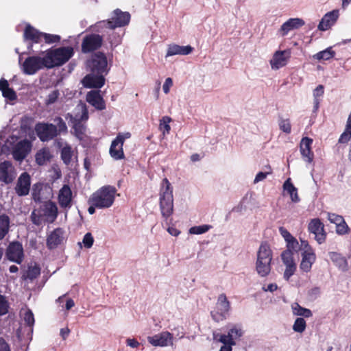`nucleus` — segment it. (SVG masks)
Listing matches in <instances>:
<instances>
[{
  "label": "nucleus",
  "instance_id": "obj_8",
  "mask_svg": "<svg viewBox=\"0 0 351 351\" xmlns=\"http://www.w3.org/2000/svg\"><path fill=\"white\" fill-rule=\"evenodd\" d=\"M130 20V14L128 12H122L119 9L114 11L113 15L108 21L99 22L100 25H104L108 28L114 29L117 27H123L128 25Z\"/></svg>",
  "mask_w": 351,
  "mask_h": 351
},
{
  "label": "nucleus",
  "instance_id": "obj_51",
  "mask_svg": "<svg viewBox=\"0 0 351 351\" xmlns=\"http://www.w3.org/2000/svg\"><path fill=\"white\" fill-rule=\"evenodd\" d=\"M286 265V269H285V273H284V278L288 280L289 279V278L293 275L295 269H296V265L295 263H293V264H289V265Z\"/></svg>",
  "mask_w": 351,
  "mask_h": 351
},
{
  "label": "nucleus",
  "instance_id": "obj_50",
  "mask_svg": "<svg viewBox=\"0 0 351 351\" xmlns=\"http://www.w3.org/2000/svg\"><path fill=\"white\" fill-rule=\"evenodd\" d=\"M43 40H44L46 43H55L60 40V36L56 34L43 33Z\"/></svg>",
  "mask_w": 351,
  "mask_h": 351
},
{
  "label": "nucleus",
  "instance_id": "obj_57",
  "mask_svg": "<svg viewBox=\"0 0 351 351\" xmlns=\"http://www.w3.org/2000/svg\"><path fill=\"white\" fill-rule=\"evenodd\" d=\"M8 302L3 295H0V315H5L8 312Z\"/></svg>",
  "mask_w": 351,
  "mask_h": 351
},
{
  "label": "nucleus",
  "instance_id": "obj_25",
  "mask_svg": "<svg viewBox=\"0 0 351 351\" xmlns=\"http://www.w3.org/2000/svg\"><path fill=\"white\" fill-rule=\"evenodd\" d=\"M43 33L38 31L30 25H27L24 31V39L32 43H38L43 40Z\"/></svg>",
  "mask_w": 351,
  "mask_h": 351
},
{
  "label": "nucleus",
  "instance_id": "obj_15",
  "mask_svg": "<svg viewBox=\"0 0 351 351\" xmlns=\"http://www.w3.org/2000/svg\"><path fill=\"white\" fill-rule=\"evenodd\" d=\"M308 231L315 235V239L319 244L326 241V233L324 230V225L319 219H312L308 226Z\"/></svg>",
  "mask_w": 351,
  "mask_h": 351
},
{
  "label": "nucleus",
  "instance_id": "obj_42",
  "mask_svg": "<svg viewBox=\"0 0 351 351\" xmlns=\"http://www.w3.org/2000/svg\"><path fill=\"white\" fill-rule=\"evenodd\" d=\"M306 326V324L305 320L302 317H298L295 319L293 326V330L297 332H302L305 330Z\"/></svg>",
  "mask_w": 351,
  "mask_h": 351
},
{
  "label": "nucleus",
  "instance_id": "obj_17",
  "mask_svg": "<svg viewBox=\"0 0 351 351\" xmlns=\"http://www.w3.org/2000/svg\"><path fill=\"white\" fill-rule=\"evenodd\" d=\"M16 177L14 167L10 161L0 162V181L5 184L11 183Z\"/></svg>",
  "mask_w": 351,
  "mask_h": 351
},
{
  "label": "nucleus",
  "instance_id": "obj_7",
  "mask_svg": "<svg viewBox=\"0 0 351 351\" xmlns=\"http://www.w3.org/2000/svg\"><path fill=\"white\" fill-rule=\"evenodd\" d=\"M302 261L300 269L304 272H309L313 264L316 261V254L314 250L307 241H302Z\"/></svg>",
  "mask_w": 351,
  "mask_h": 351
},
{
  "label": "nucleus",
  "instance_id": "obj_44",
  "mask_svg": "<svg viewBox=\"0 0 351 351\" xmlns=\"http://www.w3.org/2000/svg\"><path fill=\"white\" fill-rule=\"evenodd\" d=\"M211 228L209 225H202L193 226L189 229V233L191 234H201L208 232Z\"/></svg>",
  "mask_w": 351,
  "mask_h": 351
},
{
  "label": "nucleus",
  "instance_id": "obj_22",
  "mask_svg": "<svg viewBox=\"0 0 351 351\" xmlns=\"http://www.w3.org/2000/svg\"><path fill=\"white\" fill-rule=\"evenodd\" d=\"M72 191L69 185L64 184L59 191L58 202L64 208H70L72 206Z\"/></svg>",
  "mask_w": 351,
  "mask_h": 351
},
{
  "label": "nucleus",
  "instance_id": "obj_37",
  "mask_svg": "<svg viewBox=\"0 0 351 351\" xmlns=\"http://www.w3.org/2000/svg\"><path fill=\"white\" fill-rule=\"evenodd\" d=\"M302 241L304 240L300 239V243H299V242L294 237H293L292 239H290L287 242V250L291 252H298V251H302Z\"/></svg>",
  "mask_w": 351,
  "mask_h": 351
},
{
  "label": "nucleus",
  "instance_id": "obj_4",
  "mask_svg": "<svg viewBox=\"0 0 351 351\" xmlns=\"http://www.w3.org/2000/svg\"><path fill=\"white\" fill-rule=\"evenodd\" d=\"M160 208L163 217L168 218L173 210V188L167 178L162 181L160 191Z\"/></svg>",
  "mask_w": 351,
  "mask_h": 351
},
{
  "label": "nucleus",
  "instance_id": "obj_56",
  "mask_svg": "<svg viewBox=\"0 0 351 351\" xmlns=\"http://www.w3.org/2000/svg\"><path fill=\"white\" fill-rule=\"evenodd\" d=\"M84 247L86 248H90L93 244L94 239L92 234L90 232L86 233L83 238L82 241Z\"/></svg>",
  "mask_w": 351,
  "mask_h": 351
},
{
  "label": "nucleus",
  "instance_id": "obj_43",
  "mask_svg": "<svg viewBox=\"0 0 351 351\" xmlns=\"http://www.w3.org/2000/svg\"><path fill=\"white\" fill-rule=\"evenodd\" d=\"M213 337L215 339H217L221 343H223V344H230V345H234L235 342L234 341H232V339H230V337L229 336V333L228 332V335H220L217 334L215 332L213 333Z\"/></svg>",
  "mask_w": 351,
  "mask_h": 351
},
{
  "label": "nucleus",
  "instance_id": "obj_28",
  "mask_svg": "<svg viewBox=\"0 0 351 351\" xmlns=\"http://www.w3.org/2000/svg\"><path fill=\"white\" fill-rule=\"evenodd\" d=\"M0 91L7 100L12 101L17 98L16 93L12 88H10L8 80L4 78L0 80Z\"/></svg>",
  "mask_w": 351,
  "mask_h": 351
},
{
  "label": "nucleus",
  "instance_id": "obj_33",
  "mask_svg": "<svg viewBox=\"0 0 351 351\" xmlns=\"http://www.w3.org/2000/svg\"><path fill=\"white\" fill-rule=\"evenodd\" d=\"M283 189L290 195L291 201L298 202L300 197L298 194V189L292 184L291 178H288L283 184Z\"/></svg>",
  "mask_w": 351,
  "mask_h": 351
},
{
  "label": "nucleus",
  "instance_id": "obj_11",
  "mask_svg": "<svg viewBox=\"0 0 351 351\" xmlns=\"http://www.w3.org/2000/svg\"><path fill=\"white\" fill-rule=\"evenodd\" d=\"M35 131L41 141H49L58 136V130L52 123H38L35 126Z\"/></svg>",
  "mask_w": 351,
  "mask_h": 351
},
{
  "label": "nucleus",
  "instance_id": "obj_26",
  "mask_svg": "<svg viewBox=\"0 0 351 351\" xmlns=\"http://www.w3.org/2000/svg\"><path fill=\"white\" fill-rule=\"evenodd\" d=\"M63 230L61 228H56L53 230L47 239V244L49 248L53 249L60 245L63 241Z\"/></svg>",
  "mask_w": 351,
  "mask_h": 351
},
{
  "label": "nucleus",
  "instance_id": "obj_30",
  "mask_svg": "<svg viewBox=\"0 0 351 351\" xmlns=\"http://www.w3.org/2000/svg\"><path fill=\"white\" fill-rule=\"evenodd\" d=\"M10 218L6 214L0 215V241L3 240L9 233L10 229Z\"/></svg>",
  "mask_w": 351,
  "mask_h": 351
},
{
  "label": "nucleus",
  "instance_id": "obj_52",
  "mask_svg": "<svg viewBox=\"0 0 351 351\" xmlns=\"http://www.w3.org/2000/svg\"><path fill=\"white\" fill-rule=\"evenodd\" d=\"M23 319L25 322L29 326H32L34 324V317L30 310H26L23 314Z\"/></svg>",
  "mask_w": 351,
  "mask_h": 351
},
{
  "label": "nucleus",
  "instance_id": "obj_19",
  "mask_svg": "<svg viewBox=\"0 0 351 351\" xmlns=\"http://www.w3.org/2000/svg\"><path fill=\"white\" fill-rule=\"evenodd\" d=\"M30 176L24 172L19 178L16 185L15 186V191L19 196H25L29 193L30 189Z\"/></svg>",
  "mask_w": 351,
  "mask_h": 351
},
{
  "label": "nucleus",
  "instance_id": "obj_48",
  "mask_svg": "<svg viewBox=\"0 0 351 351\" xmlns=\"http://www.w3.org/2000/svg\"><path fill=\"white\" fill-rule=\"evenodd\" d=\"M54 122L56 123V128L58 130V134L61 132H66L67 131V127L65 122L60 117H56L54 119Z\"/></svg>",
  "mask_w": 351,
  "mask_h": 351
},
{
  "label": "nucleus",
  "instance_id": "obj_54",
  "mask_svg": "<svg viewBox=\"0 0 351 351\" xmlns=\"http://www.w3.org/2000/svg\"><path fill=\"white\" fill-rule=\"evenodd\" d=\"M60 95V93L58 90H54L50 93L46 99V104L50 105L55 103Z\"/></svg>",
  "mask_w": 351,
  "mask_h": 351
},
{
  "label": "nucleus",
  "instance_id": "obj_62",
  "mask_svg": "<svg viewBox=\"0 0 351 351\" xmlns=\"http://www.w3.org/2000/svg\"><path fill=\"white\" fill-rule=\"evenodd\" d=\"M320 294V289L319 287H314L311 289L309 292L308 295L312 299L317 298Z\"/></svg>",
  "mask_w": 351,
  "mask_h": 351
},
{
  "label": "nucleus",
  "instance_id": "obj_36",
  "mask_svg": "<svg viewBox=\"0 0 351 351\" xmlns=\"http://www.w3.org/2000/svg\"><path fill=\"white\" fill-rule=\"evenodd\" d=\"M291 309L295 315L303 316L304 317H310L312 316V313L310 309L302 307L296 302L291 304Z\"/></svg>",
  "mask_w": 351,
  "mask_h": 351
},
{
  "label": "nucleus",
  "instance_id": "obj_55",
  "mask_svg": "<svg viewBox=\"0 0 351 351\" xmlns=\"http://www.w3.org/2000/svg\"><path fill=\"white\" fill-rule=\"evenodd\" d=\"M279 127L284 132L289 134L291 132V124L289 119H282L279 123Z\"/></svg>",
  "mask_w": 351,
  "mask_h": 351
},
{
  "label": "nucleus",
  "instance_id": "obj_9",
  "mask_svg": "<svg viewBox=\"0 0 351 351\" xmlns=\"http://www.w3.org/2000/svg\"><path fill=\"white\" fill-rule=\"evenodd\" d=\"M230 309V302L225 294H220L217 299L216 310L211 312L213 319L219 322L226 319Z\"/></svg>",
  "mask_w": 351,
  "mask_h": 351
},
{
  "label": "nucleus",
  "instance_id": "obj_3",
  "mask_svg": "<svg viewBox=\"0 0 351 351\" xmlns=\"http://www.w3.org/2000/svg\"><path fill=\"white\" fill-rule=\"evenodd\" d=\"M116 193L114 186H102L92 195L89 203L99 209L110 208L114 202Z\"/></svg>",
  "mask_w": 351,
  "mask_h": 351
},
{
  "label": "nucleus",
  "instance_id": "obj_61",
  "mask_svg": "<svg viewBox=\"0 0 351 351\" xmlns=\"http://www.w3.org/2000/svg\"><path fill=\"white\" fill-rule=\"evenodd\" d=\"M279 232H280V234L282 236V237L285 239L286 242H287L290 239H292V238L293 237L289 233V232L283 227H280L279 228Z\"/></svg>",
  "mask_w": 351,
  "mask_h": 351
},
{
  "label": "nucleus",
  "instance_id": "obj_41",
  "mask_svg": "<svg viewBox=\"0 0 351 351\" xmlns=\"http://www.w3.org/2000/svg\"><path fill=\"white\" fill-rule=\"evenodd\" d=\"M171 121V119L169 117H163L160 121L159 129L162 131V134L165 135L169 133L171 127L169 123Z\"/></svg>",
  "mask_w": 351,
  "mask_h": 351
},
{
  "label": "nucleus",
  "instance_id": "obj_63",
  "mask_svg": "<svg viewBox=\"0 0 351 351\" xmlns=\"http://www.w3.org/2000/svg\"><path fill=\"white\" fill-rule=\"evenodd\" d=\"M126 343H127V346H128L132 348H138L140 345L139 342L137 341L134 339H128L126 340Z\"/></svg>",
  "mask_w": 351,
  "mask_h": 351
},
{
  "label": "nucleus",
  "instance_id": "obj_14",
  "mask_svg": "<svg viewBox=\"0 0 351 351\" xmlns=\"http://www.w3.org/2000/svg\"><path fill=\"white\" fill-rule=\"evenodd\" d=\"M291 51L278 50L273 54L271 59L269 60V64L271 69L278 70L279 69L285 66L291 58Z\"/></svg>",
  "mask_w": 351,
  "mask_h": 351
},
{
  "label": "nucleus",
  "instance_id": "obj_46",
  "mask_svg": "<svg viewBox=\"0 0 351 351\" xmlns=\"http://www.w3.org/2000/svg\"><path fill=\"white\" fill-rule=\"evenodd\" d=\"M351 139V126L346 125L344 132L340 136L339 143H346Z\"/></svg>",
  "mask_w": 351,
  "mask_h": 351
},
{
  "label": "nucleus",
  "instance_id": "obj_32",
  "mask_svg": "<svg viewBox=\"0 0 351 351\" xmlns=\"http://www.w3.org/2000/svg\"><path fill=\"white\" fill-rule=\"evenodd\" d=\"M256 271L261 277L267 276L271 271V262L256 259Z\"/></svg>",
  "mask_w": 351,
  "mask_h": 351
},
{
  "label": "nucleus",
  "instance_id": "obj_47",
  "mask_svg": "<svg viewBox=\"0 0 351 351\" xmlns=\"http://www.w3.org/2000/svg\"><path fill=\"white\" fill-rule=\"evenodd\" d=\"M282 262L285 265L295 263L293 252L285 250L281 254Z\"/></svg>",
  "mask_w": 351,
  "mask_h": 351
},
{
  "label": "nucleus",
  "instance_id": "obj_49",
  "mask_svg": "<svg viewBox=\"0 0 351 351\" xmlns=\"http://www.w3.org/2000/svg\"><path fill=\"white\" fill-rule=\"evenodd\" d=\"M327 218L330 223H335L336 226L339 225L344 220L342 216L331 213H327Z\"/></svg>",
  "mask_w": 351,
  "mask_h": 351
},
{
  "label": "nucleus",
  "instance_id": "obj_23",
  "mask_svg": "<svg viewBox=\"0 0 351 351\" xmlns=\"http://www.w3.org/2000/svg\"><path fill=\"white\" fill-rule=\"evenodd\" d=\"M313 140L308 137H304L300 142V149L303 160L308 162L311 163L313 160L314 154L311 151V145Z\"/></svg>",
  "mask_w": 351,
  "mask_h": 351
},
{
  "label": "nucleus",
  "instance_id": "obj_2",
  "mask_svg": "<svg viewBox=\"0 0 351 351\" xmlns=\"http://www.w3.org/2000/svg\"><path fill=\"white\" fill-rule=\"evenodd\" d=\"M73 54L74 50L71 47H61L46 51L45 55L47 68L62 66L69 61Z\"/></svg>",
  "mask_w": 351,
  "mask_h": 351
},
{
  "label": "nucleus",
  "instance_id": "obj_5",
  "mask_svg": "<svg viewBox=\"0 0 351 351\" xmlns=\"http://www.w3.org/2000/svg\"><path fill=\"white\" fill-rule=\"evenodd\" d=\"M88 119L87 107L84 104H78L75 108L73 115H70V120L72 123V128L74 130L75 135L80 139L83 138L86 127L85 123Z\"/></svg>",
  "mask_w": 351,
  "mask_h": 351
},
{
  "label": "nucleus",
  "instance_id": "obj_12",
  "mask_svg": "<svg viewBox=\"0 0 351 351\" xmlns=\"http://www.w3.org/2000/svg\"><path fill=\"white\" fill-rule=\"evenodd\" d=\"M148 342L155 347H167L173 346V337L168 331H163L158 334L147 337Z\"/></svg>",
  "mask_w": 351,
  "mask_h": 351
},
{
  "label": "nucleus",
  "instance_id": "obj_58",
  "mask_svg": "<svg viewBox=\"0 0 351 351\" xmlns=\"http://www.w3.org/2000/svg\"><path fill=\"white\" fill-rule=\"evenodd\" d=\"M324 88L322 85L317 86L313 90V97L314 99H319L324 93Z\"/></svg>",
  "mask_w": 351,
  "mask_h": 351
},
{
  "label": "nucleus",
  "instance_id": "obj_29",
  "mask_svg": "<svg viewBox=\"0 0 351 351\" xmlns=\"http://www.w3.org/2000/svg\"><path fill=\"white\" fill-rule=\"evenodd\" d=\"M51 154L48 147H44L37 152L35 155L36 162L38 165H45L50 161Z\"/></svg>",
  "mask_w": 351,
  "mask_h": 351
},
{
  "label": "nucleus",
  "instance_id": "obj_35",
  "mask_svg": "<svg viewBox=\"0 0 351 351\" xmlns=\"http://www.w3.org/2000/svg\"><path fill=\"white\" fill-rule=\"evenodd\" d=\"M44 215L50 222L53 221L57 217L58 208L56 205L52 202H49L45 206Z\"/></svg>",
  "mask_w": 351,
  "mask_h": 351
},
{
  "label": "nucleus",
  "instance_id": "obj_31",
  "mask_svg": "<svg viewBox=\"0 0 351 351\" xmlns=\"http://www.w3.org/2000/svg\"><path fill=\"white\" fill-rule=\"evenodd\" d=\"M257 259L271 262L272 252L267 243H262L257 252Z\"/></svg>",
  "mask_w": 351,
  "mask_h": 351
},
{
  "label": "nucleus",
  "instance_id": "obj_64",
  "mask_svg": "<svg viewBox=\"0 0 351 351\" xmlns=\"http://www.w3.org/2000/svg\"><path fill=\"white\" fill-rule=\"evenodd\" d=\"M0 351H10L9 345L3 338H0Z\"/></svg>",
  "mask_w": 351,
  "mask_h": 351
},
{
  "label": "nucleus",
  "instance_id": "obj_10",
  "mask_svg": "<svg viewBox=\"0 0 351 351\" xmlns=\"http://www.w3.org/2000/svg\"><path fill=\"white\" fill-rule=\"evenodd\" d=\"M130 132L119 133L116 138L112 141L110 147V154L114 160H120L124 158L123 145L124 141L130 138Z\"/></svg>",
  "mask_w": 351,
  "mask_h": 351
},
{
  "label": "nucleus",
  "instance_id": "obj_21",
  "mask_svg": "<svg viewBox=\"0 0 351 351\" xmlns=\"http://www.w3.org/2000/svg\"><path fill=\"white\" fill-rule=\"evenodd\" d=\"M304 21L300 18H292L285 22L278 30L281 36H286L289 32L297 29L304 25Z\"/></svg>",
  "mask_w": 351,
  "mask_h": 351
},
{
  "label": "nucleus",
  "instance_id": "obj_27",
  "mask_svg": "<svg viewBox=\"0 0 351 351\" xmlns=\"http://www.w3.org/2000/svg\"><path fill=\"white\" fill-rule=\"evenodd\" d=\"M193 47L190 45L180 46L176 44L169 45L167 48L166 57L175 55H188L193 51Z\"/></svg>",
  "mask_w": 351,
  "mask_h": 351
},
{
  "label": "nucleus",
  "instance_id": "obj_39",
  "mask_svg": "<svg viewBox=\"0 0 351 351\" xmlns=\"http://www.w3.org/2000/svg\"><path fill=\"white\" fill-rule=\"evenodd\" d=\"M73 155V152L71 146L67 144L62 148L61 150V158L65 164L70 163Z\"/></svg>",
  "mask_w": 351,
  "mask_h": 351
},
{
  "label": "nucleus",
  "instance_id": "obj_1",
  "mask_svg": "<svg viewBox=\"0 0 351 351\" xmlns=\"http://www.w3.org/2000/svg\"><path fill=\"white\" fill-rule=\"evenodd\" d=\"M86 66L91 72L86 75L82 83L87 88H101L105 83L104 73H107L108 62L104 53L98 52L92 55L86 62Z\"/></svg>",
  "mask_w": 351,
  "mask_h": 351
},
{
  "label": "nucleus",
  "instance_id": "obj_13",
  "mask_svg": "<svg viewBox=\"0 0 351 351\" xmlns=\"http://www.w3.org/2000/svg\"><path fill=\"white\" fill-rule=\"evenodd\" d=\"M32 142L23 139L17 142L12 147V154L14 160L22 161L28 155L32 149Z\"/></svg>",
  "mask_w": 351,
  "mask_h": 351
},
{
  "label": "nucleus",
  "instance_id": "obj_34",
  "mask_svg": "<svg viewBox=\"0 0 351 351\" xmlns=\"http://www.w3.org/2000/svg\"><path fill=\"white\" fill-rule=\"evenodd\" d=\"M330 260L342 271H346L348 267L347 261L340 254L337 252H329Z\"/></svg>",
  "mask_w": 351,
  "mask_h": 351
},
{
  "label": "nucleus",
  "instance_id": "obj_53",
  "mask_svg": "<svg viewBox=\"0 0 351 351\" xmlns=\"http://www.w3.org/2000/svg\"><path fill=\"white\" fill-rule=\"evenodd\" d=\"M348 231L349 227L346 224L345 220H343L342 223H340L339 225L336 226V232L339 235L346 234Z\"/></svg>",
  "mask_w": 351,
  "mask_h": 351
},
{
  "label": "nucleus",
  "instance_id": "obj_59",
  "mask_svg": "<svg viewBox=\"0 0 351 351\" xmlns=\"http://www.w3.org/2000/svg\"><path fill=\"white\" fill-rule=\"evenodd\" d=\"M271 173V171L266 172H258L254 178V183L256 184L261 181L264 180L267 178V175L270 174Z\"/></svg>",
  "mask_w": 351,
  "mask_h": 351
},
{
  "label": "nucleus",
  "instance_id": "obj_45",
  "mask_svg": "<svg viewBox=\"0 0 351 351\" xmlns=\"http://www.w3.org/2000/svg\"><path fill=\"white\" fill-rule=\"evenodd\" d=\"M40 274V269L37 265L30 266L27 271L26 276L30 280L36 278Z\"/></svg>",
  "mask_w": 351,
  "mask_h": 351
},
{
  "label": "nucleus",
  "instance_id": "obj_16",
  "mask_svg": "<svg viewBox=\"0 0 351 351\" xmlns=\"http://www.w3.org/2000/svg\"><path fill=\"white\" fill-rule=\"evenodd\" d=\"M102 41V37L98 34L88 35L83 40L82 50L84 53L96 50L101 47Z\"/></svg>",
  "mask_w": 351,
  "mask_h": 351
},
{
  "label": "nucleus",
  "instance_id": "obj_6",
  "mask_svg": "<svg viewBox=\"0 0 351 351\" xmlns=\"http://www.w3.org/2000/svg\"><path fill=\"white\" fill-rule=\"evenodd\" d=\"M43 56H33L25 59L22 64V70L27 75H34L38 71L47 68L45 63V55L43 52Z\"/></svg>",
  "mask_w": 351,
  "mask_h": 351
},
{
  "label": "nucleus",
  "instance_id": "obj_20",
  "mask_svg": "<svg viewBox=\"0 0 351 351\" xmlns=\"http://www.w3.org/2000/svg\"><path fill=\"white\" fill-rule=\"evenodd\" d=\"M339 16V10L336 9L327 12L322 19L318 25V29L326 31L331 27L337 21Z\"/></svg>",
  "mask_w": 351,
  "mask_h": 351
},
{
  "label": "nucleus",
  "instance_id": "obj_24",
  "mask_svg": "<svg viewBox=\"0 0 351 351\" xmlns=\"http://www.w3.org/2000/svg\"><path fill=\"white\" fill-rule=\"evenodd\" d=\"M86 101L97 110H102L106 108V104L99 90L89 91L86 95Z\"/></svg>",
  "mask_w": 351,
  "mask_h": 351
},
{
  "label": "nucleus",
  "instance_id": "obj_18",
  "mask_svg": "<svg viewBox=\"0 0 351 351\" xmlns=\"http://www.w3.org/2000/svg\"><path fill=\"white\" fill-rule=\"evenodd\" d=\"M6 256L10 261L20 264L23 257L22 245L19 242L11 243L7 248Z\"/></svg>",
  "mask_w": 351,
  "mask_h": 351
},
{
  "label": "nucleus",
  "instance_id": "obj_60",
  "mask_svg": "<svg viewBox=\"0 0 351 351\" xmlns=\"http://www.w3.org/2000/svg\"><path fill=\"white\" fill-rule=\"evenodd\" d=\"M173 86V80L171 77H167L162 86V90L165 94H168L170 90V88Z\"/></svg>",
  "mask_w": 351,
  "mask_h": 351
},
{
  "label": "nucleus",
  "instance_id": "obj_38",
  "mask_svg": "<svg viewBox=\"0 0 351 351\" xmlns=\"http://www.w3.org/2000/svg\"><path fill=\"white\" fill-rule=\"evenodd\" d=\"M335 53L331 49V47H328L326 49L322 51L313 56V58L317 60H328L332 58L335 56Z\"/></svg>",
  "mask_w": 351,
  "mask_h": 351
},
{
  "label": "nucleus",
  "instance_id": "obj_40",
  "mask_svg": "<svg viewBox=\"0 0 351 351\" xmlns=\"http://www.w3.org/2000/svg\"><path fill=\"white\" fill-rule=\"evenodd\" d=\"M228 333L230 339L234 341V339H239L243 335V330L241 325L235 324L230 328Z\"/></svg>",
  "mask_w": 351,
  "mask_h": 351
}]
</instances>
